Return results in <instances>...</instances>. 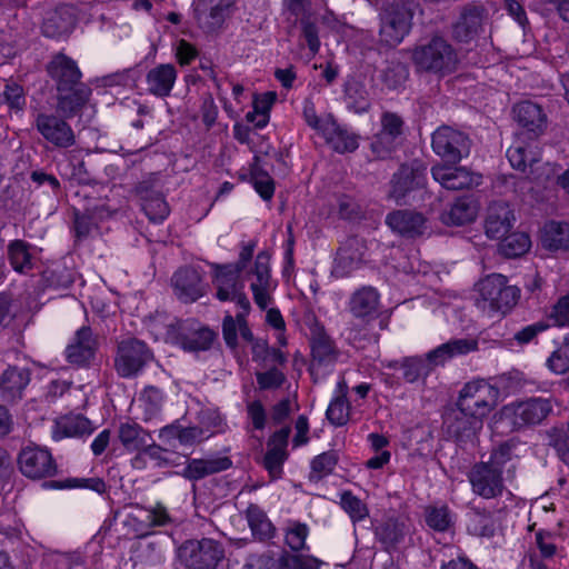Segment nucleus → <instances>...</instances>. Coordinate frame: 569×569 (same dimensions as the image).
I'll use <instances>...</instances> for the list:
<instances>
[{
  "instance_id": "f257e3e1",
  "label": "nucleus",
  "mask_w": 569,
  "mask_h": 569,
  "mask_svg": "<svg viewBox=\"0 0 569 569\" xmlns=\"http://www.w3.org/2000/svg\"><path fill=\"white\" fill-rule=\"evenodd\" d=\"M58 91L57 109L64 118L74 117L89 101L91 89L81 82V71L74 60L63 53L52 58L47 67Z\"/></svg>"
},
{
  "instance_id": "f03ea898",
  "label": "nucleus",
  "mask_w": 569,
  "mask_h": 569,
  "mask_svg": "<svg viewBox=\"0 0 569 569\" xmlns=\"http://www.w3.org/2000/svg\"><path fill=\"white\" fill-rule=\"evenodd\" d=\"M409 52L416 71L420 73L446 77L455 72L459 63L458 51L440 34L419 41Z\"/></svg>"
},
{
  "instance_id": "7ed1b4c3",
  "label": "nucleus",
  "mask_w": 569,
  "mask_h": 569,
  "mask_svg": "<svg viewBox=\"0 0 569 569\" xmlns=\"http://www.w3.org/2000/svg\"><path fill=\"white\" fill-rule=\"evenodd\" d=\"M510 459L511 447L502 443L492 450L487 461L476 462L467 475L472 492L483 499L501 497L506 490L503 469Z\"/></svg>"
},
{
  "instance_id": "20e7f679",
  "label": "nucleus",
  "mask_w": 569,
  "mask_h": 569,
  "mask_svg": "<svg viewBox=\"0 0 569 569\" xmlns=\"http://www.w3.org/2000/svg\"><path fill=\"white\" fill-rule=\"evenodd\" d=\"M417 9L413 1H395L387 4L380 12V41L396 47L403 41L412 28V19Z\"/></svg>"
},
{
  "instance_id": "39448f33",
  "label": "nucleus",
  "mask_w": 569,
  "mask_h": 569,
  "mask_svg": "<svg viewBox=\"0 0 569 569\" xmlns=\"http://www.w3.org/2000/svg\"><path fill=\"white\" fill-rule=\"evenodd\" d=\"M555 399L531 397L511 402L502 408L501 415L515 430L541 425L552 412Z\"/></svg>"
},
{
  "instance_id": "423d86ee",
  "label": "nucleus",
  "mask_w": 569,
  "mask_h": 569,
  "mask_svg": "<svg viewBox=\"0 0 569 569\" xmlns=\"http://www.w3.org/2000/svg\"><path fill=\"white\" fill-rule=\"evenodd\" d=\"M482 308L491 313L506 315L518 302L520 290L516 286L508 284L507 277L492 273L486 277L479 284Z\"/></svg>"
},
{
  "instance_id": "0eeeda50",
  "label": "nucleus",
  "mask_w": 569,
  "mask_h": 569,
  "mask_svg": "<svg viewBox=\"0 0 569 569\" xmlns=\"http://www.w3.org/2000/svg\"><path fill=\"white\" fill-rule=\"evenodd\" d=\"M178 557L188 569H216L224 558V548L211 538L191 539L179 547Z\"/></svg>"
},
{
  "instance_id": "6e6552de",
  "label": "nucleus",
  "mask_w": 569,
  "mask_h": 569,
  "mask_svg": "<svg viewBox=\"0 0 569 569\" xmlns=\"http://www.w3.org/2000/svg\"><path fill=\"white\" fill-rule=\"evenodd\" d=\"M167 337L183 350L190 352L210 349L216 333L196 320H177L167 327Z\"/></svg>"
},
{
  "instance_id": "1a4fd4ad",
  "label": "nucleus",
  "mask_w": 569,
  "mask_h": 569,
  "mask_svg": "<svg viewBox=\"0 0 569 569\" xmlns=\"http://www.w3.org/2000/svg\"><path fill=\"white\" fill-rule=\"evenodd\" d=\"M500 391L486 380H473L460 390L457 406L483 419L498 403Z\"/></svg>"
},
{
  "instance_id": "9d476101",
  "label": "nucleus",
  "mask_w": 569,
  "mask_h": 569,
  "mask_svg": "<svg viewBox=\"0 0 569 569\" xmlns=\"http://www.w3.org/2000/svg\"><path fill=\"white\" fill-rule=\"evenodd\" d=\"M153 360V353L147 343L136 338L122 340L118 345L114 367L122 378L136 377Z\"/></svg>"
},
{
  "instance_id": "9b49d317",
  "label": "nucleus",
  "mask_w": 569,
  "mask_h": 569,
  "mask_svg": "<svg viewBox=\"0 0 569 569\" xmlns=\"http://www.w3.org/2000/svg\"><path fill=\"white\" fill-rule=\"evenodd\" d=\"M432 150L448 163H458L470 153L469 137L449 126H442L432 133Z\"/></svg>"
},
{
  "instance_id": "f8f14e48",
  "label": "nucleus",
  "mask_w": 569,
  "mask_h": 569,
  "mask_svg": "<svg viewBox=\"0 0 569 569\" xmlns=\"http://www.w3.org/2000/svg\"><path fill=\"white\" fill-rule=\"evenodd\" d=\"M246 278L250 282L254 303L261 310H266L271 305L272 293L277 288V281L271 277L270 254L267 251L257 254L253 267L247 271Z\"/></svg>"
},
{
  "instance_id": "ddd939ff",
  "label": "nucleus",
  "mask_w": 569,
  "mask_h": 569,
  "mask_svg": "<svg viewBox=\"0 0 569 569\" xmlns=\"http://www.w3.org/2000/svg\"><path fill=\"white\" fill-rule=\"evenodd\" d=\"M426 171V166L418 161L401 164L390 181L389 197L398 204L406 203L412 192L425 188Z\"/></svg>"
},
{
  "instance_id": "4468645a",
  "label": "nucleus",
  "mask_w": 569,
  "mask_h": 569,
  "mask_svg": "<svg viewBox=\"0 0 569 569\" xmlns=\"http://www.w3.org/2000/svg\"><path fill=\"white\" fill-rule=\"evenodd\" d=\"M405 121L392 111H385L380 117V129L372 137L371 150L379 158H386L397 150L403 140Z\"/></svg>"
},
{
  "instance_id": "2eb2a0df",
  "label": "nucleus",
  "mask_w": 569,
  "mask_h": 569,
  "mask_svg": "<svg viewBox=\"0 0 569 569\" xmlns=\"http://www.w3.org/2000/svg\"><path fill=\"white\" fill-rule=\"evenodd\" d=\"M445 427L447 435L459 446H473L478 432L483 427V419L472 412L468 413L460 406H457L445 417Z\"/></svg>"
},
{
  "instance_id": "dca6fc26",
  "label": "nucleus",
  "mask_w": 569,
  "mask_h": 569,
  "mask_svg": "<svg viewBox=\"0 0 569 569\" xmlns=\"http://www.w3.org/2000/svg\"><path fill=\"white\" fill-rule=\"evenodd\" d=\"M367 251L368 247L363 238L358 236L347 238L337 251L332 273L339 278L348 277L366 262Z\"/></svg>"
},
{
  "instance_id": "f3484780",
  "label": "nucleus",
  "mask_w": 569,
  "mask_h": 569,
  "mask_svg": "<svg viewBox=\"0 0 569 569\" xmlns=\"http://www.w3.org/2000/svg\"><path fill=\"white\" fill-rule=\"evenodd\" d=\"M386 224L393 233L406 239H416L428 232V219L423 213L411 209H397L389 212Z\"/></svg>"
},
{
  "instance_id": "a211bd4d",
  "label": "nucleus",
  "mask_w": 569,
  "mask_h": 569,
  "mask_svg": "<svg viewBox=\"0 0 569 569\" xmlns=\"http://www.w3.org/2000/svg\"><path fill=\"white\" fill-rule=\"evenodd\" d=\"M38 132L57 148L67 149L76 143V134L66 119L53 113H38L34 120Z\"/></svg>"
},
{
  "instance_id": "6ab92c4d",
  "label": "nucleus",
  "mask_w": 569,
  "mask_h": 569,
  "mask_svg": "<svg viewBox=\"0 0 569 569\" xmlns=\"http://www.w3.org/2000/svg\"><path fill=\"white\" fill-rule=\"evenodd\" d=\"M18 466L21 473L30 479L52 477L57 466L51 453L39 447H24L18 456Z\"/></svg>"
},
{
  "instance_id": "aec40b11",
  "label": "nucleus",
  "mask_w": 569,
  "mask_h": 569,
  "mask_svg": "<svg viewBox=\"0 0 569 569\" xmlns=\"http://www.w3.org/2000/svg\"><path fill=\"white\" fill-rule=\"evenodd\" d=\"M234 0H197L193 7L194 19L204 32H214L230 17Z\"/></svg>"
},
{
  "instance_id": "412c9836",
  "label": "nucleus",
  "mask_w": 569,
  "mask_h": 569,
  "mask_svg": "<svg viewBox=\"0 0 569 569\" xmlns=\"http://www.w3.org/2000/svg\"><path fill=\"white\" fill-rule=\"evenodd\" d=\"M311 347V370L316 367L329 366L336 362L338 358V349L335 341L326 332L325 327L316 319L308 320Z\"/></svg>"
},
{
  "instance_id": "4be33fe9",
  "label": "nucleus",
  "mask_w": 569,
  "mask_h": 569,
  "mask_svg": "<svg viewBox=\"0 0 569 569\" xmlns=\"http://www.w3.org/2000/svg\"><path fill=\"white\" fill-rule=\"evenodd\" d=\"M99 347L98 337L91 327L82 326L78 329L66 348V358L71 365L87 367L94 359Z\"/></svg>"
},
{
  "instance_id": "5701e85b",
  "label": "nucleus",
  "mask_w": 569,
  "mask_h": 569,
  "mask_svg": "<svg viewBox=\"0 0 569 569\" xmlns=\"http://www.w3.org/2000/svg\"><path fill=\"white\" fill-rule=\"evenodd\" d=\"M171 284L176 297L184 303H191L204 296L207 284L201 273L193 267L178 269L172 278Z\"/></svg>"
},
{
  "instance_id": "b1692460",
  "label": "nucleus",
  "mask_w": 569,
  "mask_h": 569,
  "mask_svg": "<svg viewBox=\"0 0 569 569\" xmlns=\"http://www.w3.org/2000/svg\"><path fill=\"white\" fill-rule=\"evenodd\" d=\"M432 178L447 190H462L479 186L481 176L465 167L436 164L431 168Z\"/></svg>"
},
{
  "instance_id": "393cba45",
  "label": "nucleus",
  "mask_w": 569,
  "mask_h": 569,
  "mask_svg": "<svg viewBox=\"0 0 569 569\" xmlns=\"http://www.w3.org/2000/svg\"><path fill=\"white\" fill-rule=\"evenodd\" d=\"M485 9L475 4L462 8L459 18L452 24V36L460 42H469L483 31Z\"/></svg>"
},
{
  "instance_id": "a878e982",
  "label": "nucleus",
  "mask_w": 569,
  "mask_h": 569,
  "mask_svg": "<svg viewBox=\"0 0 569 569\" xmlns=\"http://www.w3.org/2000/svg\"><path fill=\"white\" fill-rule=\"evenodd\" d=\"M290 433L291 429L287 426L276 431L268 440L263 467L269 472L271 479H278L282 475V466L288 459L287 446Z\"/></svg>"
},
{
  "instance_id": "bb28decb",
  "label": "nucleus",
  "mask_w": 569,
  "mask_h": 569,
  "mask_svg": "<svg viewBox=\"0 0 569 569\" xmlns=\"http://www.w3.org/2000/svg\"><path fill=\"white\" fill-rule=\"evenodd\" d=\"M30 370L27 368L9 367L0 376V401L16 403L22 399L30 382Z\"/></svg>"
},
{
  "instance_id": "cd10ccee",
  "label": "nucleus",
  "mask_w": 569,
  "mask_h": 569,
  "mask_svg": "<svg viewBox=\"0 0 569 569\" xmlns=\"http://www.w3.org/2000/svg\"><path fill=\"white\" fill-rule=\"evenodd\" d=\"M513 116L518 124L525 129L530 139L540 136L547 128V114L542 107L532 101H521L513 107Z\"/></svg>"
},
{
  "instance_id": "c85d7f7f",
  "label": "nucleus",
  "mask_w": 569,
  "mask_h": 569,
  "mask_svg": "<svg viewBox=\"0 0 569 569\" xmlns=\"http://www.w3.org/2000/svg\"><path fill=\"white\" fill-rule=\"evenodd\" d=\"M409 76L408 64L399 58L392 57L377 70L376 86H380L381 91H398L405 88Z\"/></svg>"
},
{
  "instance_id": "c756f323",
  "label": "nucleus",
  "mask_w": 569,
  "mask_h": 569,
  "mask_svg": "<svg viewBox=\"0 0 569 569\" xmlns=\"http://www.w3.org/2000/svg\"><path fill=\"white\" fill-rule=\"evenodd\" d=\"M513 211L505 201H495L488 207L485 222L486 234L491 239H501L512 227Z\"/></svg>"
},
{
  "instance_id": "7c9ffc66",
  "label": "nucleus",
  "mask_w": 569,
  "mask_h": 569,
  "mask_svg": "<svg viewBox=\"0 0 569 569\" xmlns=\"http://www.w3.org/2000/svg\"><path fill=\"white\" fill-rule=\"evenodd\" d=\"M231 467L232 460L227 456L189 459L180 475L190 481H198L208 476L226 471Z\"/></svg>"
},
{
  "instance_id": "2f4dec72",
  "label": "nucleus",
  "mask_w": 569,
  "mask_h": 569,
  "mask_svg": "<svg viewBox=\"0 0 569 569\" xmlns=\"http://www.w3.org/2000/svg\"><path fill=\"white\" fill-rule=\"evenodd\" d=\"M213 278L212 283L217 289L216 297L220 301L233 300L239 290H243V283L240 280L241 273L233 267L212 263Z\"/></svg>"
},
{
  "instance_id": "473e14b6",
  "label": "nucleus",
  "mask_w": 569,
  "mask_h": 569,
  "mask_svg": "<svg viewBox=\"0 0 569 569\" xmlns=\"http://www.w3.org/2000/svg\"><path fill=\"white\" fill-rule=\"evenodd\" d=\"M177 77L178 72L172 63H160L146 74L147 91L157 98L169 97Z\"/></svg>"
},
{
  "instance_id": "72a5a7b5",
  "label": "nucleus",
  "mask_w": 569,
  "mask_h": 569,
  "mask_svg": "<svg viewBox=\"0 0 569 569\" xmlns=\"http://www.w3.org/2000/svg\"><path fill=\"white\" fill-rule=\"evenodd\" d=\"M134 189L140 197L142 210L151 222H162L169 216V206L163 196L153 190L148 181L139 182Z\"/></svg>"
},
{
  "instance_id": "f704fd0d",
  "label": "nucleus",
  "mask_w": 569,
  "mask_h": 569,
  "mask_svg": "<svg viewBox=\"0 0 569 569\" xmlns=\"http://www.w3.org/2000/svg\"><path fill=\"white\" fill-rule=\"evenodd\" d=\"M348 306L356 318L370 320L378 316L380 295L375 287L363 286L352 292Z\"/></svg>"
},
{
  "instance_id": "c9c22d12",
  "label": "nucleus",
  "mask_w": 569,
  "mask_h": 569,
  "mask_svg": "<svg viewBox=\"0 0 569 569\" xmlns=\"http://www.w3.org/2000/svg\"><path fill=\"white\" fill-rule=\"evenodd\" d=\"M411 526L405 518H388L376 527L377 539L387 550L397 549L410 536Z\"/></svg>"
},
{
  "instance_id": "e433bc0d",
  "label": "nucleus",
  "mask_w": 569,
  "mask_h": 569,
  "mask_svg": "<svg viewBox=\"0 0 569 569\" xmlns=\"http://www.w3.org/2000/svg\"><path fill=\"white\" fill-rule=\"evenodd\" d=\"M76 21L74 8L62 4L47 13L42 23V32L48 38H58L71 32Z\"/></svg>"
},
{
  "instance_id": "4c0bfd02",
  "label": "nucleus",
  "mask_w": 569,
  "mask_h": 569,
  "mask_svg": "<svg viewBox=\"0 0 569 569\" xmlns=\"http://www.w3.org/2000/svg\"><path fill=\"white\" fill-rule=\"evenodd\" d=\"M322 136L332 149L339 153L353 152L359 147V136L337 122L333 117L323 127Z\"/></svg>"
},
{
  "instance_id": "58836bf2",
  "label": "nucleus",
  "mask_w": 569,
  "mask_h": 569,
  "mask_svg": "<svg viewBox=\"0 0 569 569\" xmlns=\"http://www.w3.org/2000/svg\"><path fill=\"white\" fill-rule=\"evenodd\" d=\"M478 350V341L472 338L451 339L428 352V358L436 365H445L448 360Z\"/></svg>"
},
{
  "instance_id": "ea45409f",
  "label": "nucleus",
  "mask_w": 569,
  "mask_h": 569,
  "mask_svg": "<svg viewBox=\"0 0 569 569\" xmlns=\"http://www.w3.org/2000/svg\"><path fill=\"white\" fill-rule=\"evenodd\" d=\"M432 360L428 358V353L426 358L422 357H406L400 361H396L393 365H390V368L399 369L402 371V378L409 382L415 383L420 380L425 381L426 378L432 372L435 367H437Z\"/></svg>"
},
{
  "instance_id": "a19ab883",
  "label": "nucleus",
  "mask_w": 569,
  "mask_h": 569,
  "mask_svg": "<svg viewBox=\"0 0 569 569\" xmlns=\"http://www.w3.org/2000/svg\"><path fill=\"white\" fill-rule=\"evenodd\" d=\"M7 257L12 269L21 274L30 273L36 263L32 246L21 239L12 240L7 246Z\"/></svg>"
},
{
  "instance_id": "79ce46f5",
  "label": "nucleus",
  "mask_w": 569,
  "mask_h": 569,
  "mask_svg": "<svg viewBox=\"0 0 569 569\" xmlns=\"http://www.w3.org/2000/svg\"><path fill=\"white\" fill-rule=\"evenodd\" d=\"M343 93L345 102L349 110L356 113H363L370 109L369 92L362 81L356 78L348 79L345 83Z\"/></svg>"
},
{
  "instance_id": "37998d69",
  "label": "nucleus",
  "mask_w": 569,
  "mask_h": 569,
  "mask_svg": "<svg viewBox=\"0 0 569 569\" xmlns=\"http://www.w3.org/2000/svg\"><path fill=\"white\" fill-rule=\"evenodd\" d=\"M541 244L550 251L569 249V223L550 221L543 226Z\"/></svg>"
},
{
  "instance_id": "c03bdc74",
  "label": "nucleus",
  "mask_w": 569,
  "mask_h": 569,
  "mask_svg": "<svg viewBox=\"0 0 569 569\" xmlns=\"http://www.w3.org/2000/svg\"><path fill=\"white\" fill-rule=\"evenodd\" d=\"M477 206L469 198H459L448 211L441 214V221L448 226H462L477 217Z\"/></svg>"
},
{
  "instance_id": "a18cd8bd",
  "label": "nucleus",
  "mask_w": 569,
  "mask_h": 569,
  "mask_svg": "<svg viewBox=\"0 0 569 569\" xmlns=\"http://www.w3.org/2000/svg\"><path fill=\"white\" fill-rule=\"evenodd\" d=\"M118 438L124 449L130 452L141 451L148 440L151 439L149 432L136 422L121 423Z\"/></svg>"
},
{
  "instance_id": "49530a36",
  "label": "nucleus",
  "mask_w": 569,
  "mask_h": 569,
  "mask_svg": "<svg viewBox=\"0 0 569 569\" xmlns=\"http://www.w3.org/2000/svg\"><path fill=\"white\" fill-rule=\"evenodd\" d=\"M134 519L139 521L141 531L144 532L156 527H163L172 522V518L169 515L168 509L161 503H157L150 508H140L138 513L134 516Z\"/></svg>"
},
{
  "instance_id": "de8ad7c7",
  "label": "nucleus",
  "mask_w": 569,
  "mask_h": 569,
  "mask_svg": "<svg viewBox=\"0 0 569 569\" xmlns=\"http://www.w3.org/2000/svg\"><path fill=\"white\" fill-rule=\"evenodd\" d=\"M93 431L92 423L83 416L66 417L57 423V429L53 433L56 440L63 437H82L90 435Z\"/></svg>"
},
{
  "instance_id": "09e8293b",
  "label": "nucleus",
  "mask_w": 569,
  "mask_h": 569,
  "mask_svg": "<svg viewBox=\"0 0 569 569\" xmlns=\"http://www.w3.org/2000/svg\"><path fill=\"white\" fill-rule=\"evenodd\" d=\"M246 517L256 538L263 541L273 537L274 527L259 506L249 505L246 510Z\"/></svg>"
},
{
  "instance_id": "8fccbe9b",
  "label": "nucleus",
  "mask_w": 569,
  "mask_h": 569,
  "mask_svg": "<svg viewBox=\"0 0 569 569\" xmlns=\"http://www.w3.org/2000/svg\"><path fill=\"white\" fill-rule=\"evenodd\" d=\"M507 158L512 168L525 172L527 166L530 167V173H533V167L538 163L536 154L531 151L530 146L517 139L508 149Z\"/></svg>"
},
{
  "instance_id": "3c124183",
  "label": "nucleus",
  "mask_w": 569,
  "mask_h": 569,
  "mask_svg": "<svg viewBox=\"0 0 569 569\" xmlns=\"http://www.w3.org/2000/svg\"><path fill=\"white\" fill-rule=\"evenodd\" d=\"M499 240V252L507 258L520 257L525 254L531 246L530 238L525 232H508Z\"/></svg>"
},
{
  "instance_id": "603ef678",
  "label": "nucleus",
  "mask_w": 569,
  "mask_h": 569,
  "mask_svg": "<svg viewBox=\"0 0 569 569\" xmlns=\"http://www.w3.org/2000/svg\"><path fill=\"white\" fill-rule=\"evenodd\" d=\"M547 445L551 447L557 457L569 466V431L567 428L553 426L546 430Z\"/></svg>"
},
{
  "instance_id": "864d4df0",
  "label": "nucleus",
  "mask_w": 569,
  "mask_h": 569,
  "mask_svg": "<svg viewBox=\"0 0 569 569\" xmlns=\"http://www.w3.org/2000/svg\"><path fill=\"white\" fill-rule=\"evenodd\" d=\"M338 462V455L330 450L316 456L311 461L310 479H321L332 472Z\"/></svg>"
},
{
  "instance_id": "5fc2aeb1",
  "label": "nucleus",
  "mask_w": 569,
  "mask_h": 569,
  "mask_svg": "<svg viewBox=\"0 0 569 569\" xmlns=\"http://www.w3.org/2000/svg\"><path fill=\"white\" fill-rule=\"evenodd\" d=\"M451 515L447 506L428 507L426 509V523L429 528L443 532L451 526Z\"/></svg>"
},
{
  "instance_id": "6e6d98bb",
  "label": "nucleus",
  "mask_w": 569,
  "mask_h": 569,
  "mask_svg": "<svg viewBox=\"0 0 569 569\" xmlns=\"http://www.w3.org/2000/svg\"><path fill=\"white\" fill-rule=\"evenodd\" d=\"M547 367L557 375L566 373L569 370V335L563 342L549 356Z\"/></svg>"
},
{
  "instance_id": "4d7b16f0",
  "label": "nucleus",
  "mask_w": 569,
  "mask_h": 569,
  "mask_svg": "<svg viewBox=\"0 0 569 569\" xmlns=\"http://www.w3.org/2000/svg\"><path fill=\"white\" fill-rule=\"evenodd\" d=\"M349 413L350 405L347 397L343 396L333 399L327 409L328 420L337 427L345 426L348 422Z\"/></svg>"
},
{
  "instance_id": "13d9d810",
  "label": "nucleus",
  "mask_w": 569,
  "mask_h": 569,
  "mask_svg": "<svg viewBox=\"0 0 569 569\" xmlns=\"http://www.w3.org/2000/svg\"><path fill=\"white\" fill-rule=\"evenodd\" d=\"M162 400V392L156 387H147L142 391L139 401L144 408V420L151 419L160 411Z\"/></svg>"
},
{
  "instance_id": "bf43d9fd",
  "label": "nucleus",
  "mask_w": 569,
  "mask_h": 569,
  "mask_svg": "<svg viewBox=\"0 0 569 569\" xmlns=\"http://www.w3.org/2000/svg\"><path fill=\"white\" fill-rule=\"evenodd\" d=\"M341 507L353 522L361 521L368 516V508L361 499L347 491L341 496Z\"/></svg>"
},
{
  "instance_id": "052dcab7",
  "label": "nucleus",
  "mask_w": 569,
  "mask_h": 569,
  "mask_svg": "<svg viewBox=\"0 0 569 569\" xmlns=\"http://www.w3.org/2000/svg\"><path fill=\"white\" fill-rule=\"evenodd\" d=\"M309 533L307 525L291 522L286 530V543L293 551L302 550L306 547V539Z\"/></svg>"
},
{
  "instance_id": "680f3d73",
  "label": "nucleus",
  "mask_w": 569,
  "mask_h": 569,
  "mask_svg": "<svg viewBox=\"0 0 569 569\" xmlns=\"http://www.w3.org/2000/svg\"><path fill=\"white\" fill-rule=\"evenodd\" d=\"M251 180L254 190L263 200H270L274 193V183L272 178L264 171L253 170Z\"/></svg>"
},
{
  "instance_id": "e2e57ef3",
  "label": "nucleus",
  "mask_w": 569,
  "mask_h": 569,
  "mask_svg": "<svg viewBox=\"0 0 569 569\" xmlns=\"http://www.w3.org/2000/svg\"><path fill=\"white\" fill-rule=\"evenodd\" d=\"M4 102L10 109L21 111L26 106V94L23 88L16 82H8L3 91Z\"/></svg>"
},
{
  "instance_id": "0e129e2a",
  "label": "nucleus",
  "mask_w": 569,
  "mask_h": 569,
  "mask_svg": "<svg viewBox=\"0 0 569 569\" xmlns=\"http://www.w3.org/2000/svg\"><path fill=\"white\" fill-rule=\"evenodd\" d=\"M549 319L555 326H569V295L560 297L552 306Z\"/></svg>"
},
{
  "instance_id": "69168bd1",
  "label": "nucleus",
  "mask_w": 569,
  "mask_h": 569,
  "mask_svg": "<svg viewBox=\"0 0 569 569\" xmlns=\"http://www.w3.org/2000/svg\"><path fill=\"white\" fill-rule=\"evenodd\" d=\"M58 488H86L98 493L106 492L107 486L101 478H71L67 479Z\"/></svg>"
},
{
  "instance_id": "338daca9",
  "label": "nucleus",
  "mask_w": 569,
  "mask_h": 569,
  "mask_svg": "<svg viewBox=\"0 0 569 569\" xmlns=\"http://www.w3.org/2000/svg\"><path fill=\"white\" fill-rule=\"evenodd\" d=\"M286 380L283 372L277 368H271L264 372L257 373V382L260 389H276L279 388Z\"/></svg>"
},
{
  "instance_id": "774afa93",
  "label": "nucleus",
  "mask_w": 569,
  "mask_h": 569,
  "mask_svg": "<svg viewBox=\"0 0 569 569\" xmlns=\"http://www.w3.org/2000/svg\"><path fill=\"white\" fill-rule=\"evenodd\" d=\"M301 31L302 37L305 38L309 50L312 54H316L319 51L320 48V40L318 37V28L317 26L306 19L301 20Z\"/></svg>"
}]
</instances>
